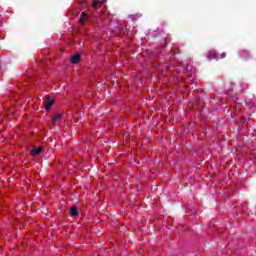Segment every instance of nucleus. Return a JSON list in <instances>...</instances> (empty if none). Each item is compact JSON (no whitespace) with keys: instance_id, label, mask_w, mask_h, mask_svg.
Segmentation results:
<instances>
[{"instance_id":"2","label":"nucleus","mask_w":256,"mask_h":256,"mask_svg":"<svg viewBox=\"0 0 256 256\" xmlns=\"http://www.w3.org/2000/svg\"><path fill=\"white\" fill-rule=\"evenodd\" d=\"M41 151H43V146H39L38 148H34L30 151V154L32 157H37V155L41 154Z\"/></svg>"},{"instance_id":"7","label":"nucleus","mask_w":256,"mask_h":256,"mask_svg":"<svg viewBox=\"0 0 256 256\" xmlns=\"http://www.w3.org/2000/svg\"><path fill=\"white\" fill-rule=\"evenodd\" d=\"M70 215L72 217H77L79 215V211L77 210V208L75 206L70 208Z\"/></svg>"},{"instance_id":"1","label":"nucleus","mask_w":256,"mask_h":256,"mask_svg":"<svg viewBox=\"0 0 256 256\" xmlns=\"http://www.w3.org/2000/svg\"><path fill=\"white\" fill-rule=\"evenodd\" d=\"M46 111H49L55 105V97L53 95H48L44 101Z\"/></svg>"},{"instance_id":"8","label":"nucleus","mask_w":256,"mask_h":256,"mask_svg":"<svg viewBox=\"0 0 256 256\" xmlns=\"http://www.w3.org/2000/svg\"><path fill=\"white\" fill-rule=\"evenodd\" d=\"M63 117V115L61 114H56L53 118H52V125H55V123H57V121H61V118Z\"/></svg>"},{"instance_id":"5","label":"nucleus","mask_w":256,"mask_h":256,"mask_svg":"<svg viewBox=\"0 0 256 256\" xmlns=\"http://www.w3.org/2000/svg\"><path fill=\"white\" fill-rule=\"evenodd\" d=\"M79 61H81V54H75L74 56H72L71 63L77 64L79 63Z\"/></svg>"},{"instance_id":"6","label":"nucleus","mask_w":256,"mask_h":256,"mask_svg":"<svg viewBox=\"0 0 256 256\" xmlns=\"http://www.w3.org/2000/svg\"><path fill=\"white\" fill-rule=\"evenodd\" d=\"M79 22L81 25H84V23H87V12H82Z\"/></svg>"},{"instance_id":"4","label":"nucleus","mask_w":256,"mask_h":256,"mask_svg":"<svg viewBox=\"0 0 256 256\" xmlns=\"http://www.w3.org/2000/svg\"><path fill=\"white\" fill-rule=\"evenodd\" d=\"M207 59H209L210 61L212 59H219V56H217V52L215 51H209L206 55Z\"/></svg>"},{"instance_id":"3","label":"nucleus","mask_w":256,"mask_h":256,"mask_svg":"<svg viewBox=\"0 0 256 256\" xmlns=\"http://www.w3.org/2000/svg\"><path fill=\"white\" fill-rule=\"evenodd\" d=\"M106 0H95L94 2H92V7L93 9H99V7H101V5H103V3H105Z\"/></svg>"},{"instance_id":"9","label":"nucleus","mask_w":256,"mask_h":256,"mask_svg":"<svg viewBox=\"0 0 256 256\" xmlns=\"http://www.w3.org/2000/svg\"><path fill=\"white\" fill-rule=\"evenodd\" d=\"M220 57H221V59H225V57H227V53H222L221 55H220Z\"/></svg>"}]
</instances>
